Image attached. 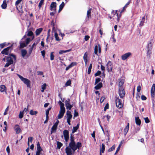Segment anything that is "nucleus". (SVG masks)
<instances>
[{"label": "nucleus", "mask_w": 155, "mask_h": 155, "mask_svg": "<svg viewBox=\"0 0 155 155\" xmlns=\"http://www.w3.org/2000/svg\"><path fill=\"white\" fill-rule=\"evenodd\" d=\"M46 85H47L45 83L44 84L41 85L42 89L41 90V91L42 92H44V91L46 89Z\"/></svg>", "instance_id": "473e14b6"}, {"label": "nucleus", "mask_w": 155, "mask_h": 155, "mask_svg": "<svg viewBox=\"0 0 155 155\" xmlns=\"http://www.w3.org/2000/svg\"><path fill=\"white\" fill-rule=\"evenodd\" d=\"M109 108V105L108 104H107L104 108V110L105 111L106 110L108 109Z\"/></svg>", "instance_id": "6e6d98bb"}, {"label": "nucleus", "mask_w": 155, "mask_h": 155, "mask_svg": "<svg viewBox=\"0 0 155 155\" xmlns=\"http://www.w3.org/2000/svg\"><path fill=\"white\" fill-rule=\"evenodd\" d=\"M66 115H67V119H71L72 117L71 112L69 110L67 111Z\"/></svg>", "instance_id": "f3484780"}, {"label": "nucleus", "mask_w": 155, "mask_h": 155, "mask_svg": "<svg viewBox=\"0 0 155 155\" xmlns=\"http://www.w3.org/2000/svg\"><path fill=\"white\" fill-rule=\"evenodd\" d=\"M101 74V71H98L95 74V76H97Z\"/></svg>", "instance_id": "864d4df0"}, {"label": "nucleus", "mask_w": 155, "mask_h": 155, "mask_svg": "<svg viewBox=\"0 0 155 155\" xmlns=\"http://www.w3.org/2000/svg\"><path fill=\"white\" fill-rule=\"evenodd\" d=\"M44 0H41L40 2L39 3L38 7L39 9H40L42 5L43 4L44 2Z\"/></svg>", "instance_id": "37998d69"}, {"label": "nucleus", "mask_w": 155, "mask_h": 155, "mask_svg": "<svg viewBox=\"0 0 155 155\" xmlns=\"http://www.w3.org/2000/svg\"><path fill=\"white\" fill-rule=\"evenodd\" d=\"M63 134L66 143H68L69 139V132L66 130H64L63 131Z\"/></svg>", "instance_id": "423d86ee"}, {"label": "nucleus", "mask_w": 155, "mask_h": 155, "mask_svg": "<svg viewBox=\"0 0 155 155\" xmlns=\"http://www.w3.org/2000/svg\"><path fill=\"white\" fill-rule=\"evenodd\" d=\"M31 40L29 38H28L26 39L25 40V44L27 45L30 42Z\"/></svg>", "instance_id": "de8ad7c7"}, {"label": "nucleus", "mask_w": 155, "mask_h": 155, "mask_svg": "<svg viewBox=\"0 0 155 155\" xmlns=\"http://www.w3.org/2000/svg\"><path fill=\"white\" fill-rule=\"evenodd\" d=\"M92 9L91 8H89L87 11V17L89 18L91 17V12Z\"/></svg>", "instance_id": "c756f323"}, {"label": "nucleus", "mask_w": 155, "mask_h": 155, "mask_svg": "<svg viewBox=\"0 0 155 155\" xmlns=\"http://www.w3.org/2000/svg\"><path fill=\"white\" fill-rule=\"evenodd\" d=\"M27 45L24 42H21L20 43V46L21 48H23L27 46Z\"/></svg>", "instance_id": "c03bdc74"}, {"label": "nucleus", "mask_w": 155, "mask_h": 155, "mask_svg": "<svg viewBox=\"0 0 155 155\" xmlns=\"http://www.w3.org/2000/svg\"><path fill=\"white\" fill-rule=\"evenodd\" d=\"M152 47V40H151L148 43L147 46V50H151Z\"/></svg>", "instance_id": "4468645a"}, {"label": "nucleus", "mask_w": 155, "mask_h": 155, "mask_svg": "<svg viewBox=\"0 0 155 155\" xmlns=\"http://www.w3.org/2000/svg\"><path fill=\"white\" fill-rule=\"evenodd\" d=\"M64 2H62L61 4L59 6V8L58 10V12H59L63 8L64 6Z\"/></svg>", "instance_id": "cd10ccee"}, {"label": "nucleus", "mask_w": 155, "mask_h": 155, "mask_svg": "<svg viewBox=\"0 0 155 155\" xmlns=\"http://www.w3.org/2000/svg\"><path fill=\"white\" fill-rule=\"evenodd\" d=\"M92 68V64H91L89 66L87 71L88 74H90L91 71V69Z\"/></svg>", "instance_id": "e433bc0d"}, {"label": "nucleus", "mask_w": 155, "mask_h": 155, "mask_svg": "<svg viewBox=\"0 0 155 155\" xmlns=\"http://www.w3.org/2000/svg\"><path fill=\"white\" fill-rule=\"evenodd\" d=\"M56 3L54 2H52L51 4L50 5V10L51 11L54 10V11L55 12L56 10Z\"/></svg>", "instance_id": "f8f14e48"}, {"label": "nucleus", "mask_w": 155, "mask_h": 155, "mask_svg": "<svg viewBox=\"0 0 155 155\" xmlns=\"http://www.w3.org/2000/svg\"><path fill=\"white\" fill-rule=\"evenodd\" d=\"M98 52H99V53H100L101 52V46L99 44H98Z\"/></svg>", "instance_id": "338daca9"}, {"label": "nucleus", "mask_w": 155, "mask_h": 155, "mask_svg": "<svg viewBox=\"0 0 155 155\" xmlns=\"http://www.w3.org/2000/svg\"><path fill=\"white\" fill-rule=\"evenodd\" d=\"M37 151H42V149L41 147L39 142H38L37 143Z\"/></svg>", "instance_id": "7c9ffc66"}, {"label": "nucleus", "mask_w": 155, "mask_h": 155, "mask_svg": "<svg viewBox=\"0 0 155 155\" xmlns=\"http://www.w3.org/2000/svg\"><path fill=\"white\" fill-rule=\"evenodd\" d=\"M17 75L21 80L27 85V87H30L31 81L23 77L19 74H17Z\"/></svg>", "instance_id": "20e7f679"}, {"label": "nucleus", "mask_w": 155, "mask_h": 155, "mask_svg": "<svg viewBox=\"0 0 155 155\" xmlns=\"http://www.w3.org/2000/svg\"><path fill=\"white\" fill-rule=\"evenodd\" d=\"M87 55H88L87 53V52H86L85 53V54L84 55V56H83L84 60H87Z\"/></svg>", "instance_id": "49530a36"}, {"label": "nucleus", "mask_w": 155, "mask_h": 155, "mask_svg": "<svg viewBox=\"0 0 155 155\" xmlns=\"http://www.w3.org/2000/svg\"><path fill=\"white\" fill-rule=\"evenodd\" d=\"M51 25L53 26L52 29V31L53 32V31L55 30H56V29L55 28V27H54V22L53 21H52L51 22Z\"/></svg>", "instance_id": "a18cd8bd"}, {"label": "nucleus", "mask_w": 155, "mask_h": 155, "mask_svg": "<svg viewBox=\"0 0 155 155\" xmlns=\"http://www.w3.org/2000/svg\"><path fill=\"white\" fill-rule=\"evenodd\" d=\"M38 113V112L36 111H34L32 110H31L30 111V114L32 115H36Z\"/></svg>", "instance_id": "72a5a7b5"}, {"label": "nucleus", "mask_w": 155, "mask_h": 155, "mask_svg": "<svg viewBox=\"0 0 155 155\" xmlns=\"http://www.w3.org/2000/svg\"><path fill=\"white\" fill-rule=\"evenodd\" d=\"M141 99L142 100H145L146 99L147 97L144 95H142L141 96Z\"/></svg>", "instance_id": "4d7b16f0"}, {"label": "nucleus", "mask_w": 155, "mask_h": 155, "mask_svg": "<svg viewBox=\"0 0 155 155\" xmlns=\"http://www.w3.org/2000/svg\"><path fill=\"white\" fill-rule=\"evenodd\" d=\"M151 50H147V57L149 58H150V55L151 54Z\"/></svg>", "instance_id": "58836bf2"}, {"label": "nucleus", "mask_w": 155, "mask_h": 155, "mask_svg": "<svg viewBox=\"0 0 155 155\" xmlns=\"http://www.w3.org/2000/svg\"><path fill=\"white\" fill-rule=\"evenodd\" d=\"M101 81V78H96L95 79V84H97Z\"/></svg>", "instance_id": "09e8293b"}, {"label": "nucleus", "mask_w": 155, "mask_h": 155, "mask_svg": "<svg viewBox=\"0 0 155 155\" xmlns=\"http://www.w3.org/2000/svg\"><path fill=\"white\" fill-rule=\"evenodd\" d=\"M135 120L136 124L140 126L141 124V120L139 119V117H135Z\"/></svg>", "instance_id": "6ab92c4d"}, {"label": "nucleus", "mask_w": 155, "mask_h": 155, "mask_svg": "<svg viewBox=\"0 0 155 155\" xmlns=\"http://www.w3.org/2000/svg\"><path fill=\"white\" fill-rule=\"evenodd\" d=\"M33 35V33L31 31H29L27 34V35L28 36H31Z\"/></svg>", "instance_id": "8fccbe9b"}, {"label": "nucleus", "mask_w": 155, "mask_h": 155, "mask_svg": "<svg viewBox=\"0 0 155 155\" xmlns=\"http://www.w3.org/2000/svg\"><path fill=\"white\" fill-rule=\"evenodd\" d=\"M131 55L132 53L131 52H129L122 55L121 56V58L124 61L131 56Z\"/></svg>", "instance_id": "6e6552de"}, {"label": "nucleus", "mask_w": 155, "mask_h": 155, "mask_svg": "<svg viewBox=\"0 0 155 155\" xmlns=\"http://www.w3.org/2000/svg\"><path fill=\"white\" fill-rule=\"evenodd\" d=\"M105 150V145L103 143L102 144L101 147V148L100 150V155H101V153H103Z\"/></svg>", "instance_id": "b1692460"}, {"label": "nucleus", "mask_w": 155, "mask_h": 155, "mask_svg": "<svg viewBox=\"0 0 155 155\" xmlns=\"http://www.w3.org/2000/svg\"><path fill=\"white\" fill-rule=\"evenodd\" d=\"M105 117L106 118L107 121L108 122H109V119L110 118V116H109L108 115H106L104 116H103V117L102 118V119H104Z\"/></svg>", "instance_id": "ea45409f"}, {"label": "nucleus", "mask_w": 155, "mask_h": 155, "mask_svg": "<svg viewBox=\"0 0 155 155\" xmlns=\"http://www.w3.org/2000/svg\"><path fill=\"white\" fill-rule=\"evenodd\" d=\"M2 7L3 9H5L7 7V4L6 1L5 0H4L3 1V3L2 5Z\"/></svg>", "instance_id": "2f4dec72"}, {"label": "nucleus", "mask_w": 155, "mask_h": 155, "mask_svg": "<svg viewBox=\"0 0 155 155\" xmlns=\"http://www.w3.org/2000/svg\"><path fill=\"white\" fill-rule=\"evenodd\" d=\"M41 53L42 55V56L44 58L45 57V51L44 50L42 51H41Z\"/></svg>", "instance_id": "0e129e2a"}, {"label": "nucleus", "mask_w": 155, "mask_h": 155, "mask_svg": "<svg viewBox=\"0 0 155 155\" xmlns=\"http://www.w3.org/2000/svg\"><path fill=\"white\" fill-rule=\"evenodd\" d=\"M54 53L53 52H52L50 54V59L51 61L54 60V56L53 54Z\"/></svg>", "instance_id": "a19ab883"}, {"label": "nucleus", "mask_w": 155, "mask_h": 155, "mask_svg": "<svg viewBox=\"0 0 155 155\" xmlns=\"http://www.w3.org/2000/svg\"><path fill=\"white\" fill-rule=\"evenodd\" d=\"M141 90V87L140 85L137 86V91L138 92H139Z\"/></svg>", "instance_id": "052dcab7"}, {"label": "nucleus", "mask_w": 155, "mask_h": 155, "mask_svg": "<svg viewBox=\"0 0 155 155\" xmlns=\"http://www.w3.org/2000/svg\"><path fill=\"white\" fill-rule=\"evenodd\" d=\"M57 127L58 126L54 124L51 128V133L54 132L56 131L57 128Z\"/></svg>", "instance_id": "5701e85b"}, {"label": "nucleus", "mask_w": 155, "mask_h": 155, "mask_svg": "<svg viewBox=\"0 0 155 155\" xmlns=\"http://www.w3.org/2000/svg\"><path fill=\"white\" fill-rule=\"evenodd\" d=\"M71 49H70L67 50H65V51L60 50L59 51V54H62L65 53L70 52V51H71Z\"/></svg>", "instance_id": "bb28decb"}, {"label": "nucleus", "mask_w": 155, "mask_h": 155, "mask_svg": "<svg viewBox=\"0 0 155 155\" xmlns=\"http://www.w3.org/2000/svg\"><path fill=\"white\" fill-rule=\"evenodd\" d=\"M102 86V83H99L97 85H96L94 88L96 90L100 89Z\"/></svg>", "instance_id": "4be33fe9"}, {"label": "nucleus", "mask_w": 155, "mask_h": 155, "mask_svg": "<svg viewBox=\"0 0 155 155\" xmlns=\"http://www.w3.org/2000/svg\"><path fill=\"white\" fill-rule=\"evenodd\" d=\"M54 32V37L56 40L57 41H59L60 39L58 37V35L57 33L56 32V30L54 31L53 32Z\"/></svg>", "instance_id": "a878e982"}, {"label": "nucleus", "mask_w": 155, "mask_h": 155, "mask_svg": "<svg viewBox=\"0 0 155 155\" xmlns=\"http://www.w3.org/2000/svg\"><path fill=\"white\" fill-rule=\"evenodd\" d=\"M58 103L60 106V110L58 115V118L60 119L63 117L65 112V109L64 107V104L61 101H59Z\"/></svg>", "instance_id": "7ed1b4c3"}, {"label": "nucleus", "mask_w": 155, "mask_h": 155, "mask_svg": "<svg viewBox=\"0 0 155 155\" xmlns=\"http://www.w3.org/2000/svg\"><path fill=\"white\" fill-rule=\"evenodd\" d=\"M24 112L23 111H20L18 115V117L19 118L21 119L23 117Z\"/></svg>", "instance_id": "4c0bfd02"}, {"label": "nucleus", "mask_w": 155, "mask_h": 155, "mask_svg": "<svg viewBox=\"0 0 155 155\" xmlns=\"http://www.w3.org/2000/svg\"><path fill=\"white\" fill-rule=\"evenodd\" d=\"M144 119L145 120V122L146 123H149L150 122V120L148 117H144Z\"/></svg>", "instance_id": "3c124183"}, {"label": "nucleus", "mask_w": 155, "mask_h": 155, "mask_svg": "<svg viewBox=\"0 0 155 155\" xmlns=\"http://www.w3.org/2000/svg\"><path fill=\"white\" fill-rule=\"evenodd\" d=\"M129 124L128 123L127 125L126 126L124 130V134L125 135H126L127 134V133L129 129Z\"/></svg>", "instance_id": "a211bd4d"}, {"label": "nucleus", "mask_w": 155, "mask_h": 155, "mask_svg": "<svg viewBox=\"0 0 155 155\" xmlns=\"http://www.w3.org/2000/svg\"><path fill=\"white\" fill-rule=\"evenodd\" d=\"M27 53V51L25 49H23L21 51V56L23 57L24 58L25 55Z\"/></svg>", "instance_id": "393cba45"}, {"label": "nucleus", "mask_w": 155, "mask_h": 155, "mask_svg": "<svg viewBox=\"0 0 155 155\" xmlns=\"http://www.w3.org/2000/svg\"><path fill=\"white\" fill-rule=\"evenodd\" d=\"M71 84V81L70 80H68L66 83V85L69 86Z\"/></svg>", "instance_id": "13d9d810"}, {"label": "nucleus", "mask_w": 155, "mask_h": 155, "mask_svg": "<svg viewBox=\"0 0 155 155\" xmlns=\"http://www.w3.org/2000/svg\"><path fill=\"white\" fill-rule=\"evenodd\" d=\"M9 57H6V58L7 63L5 65V68L8 67L10 64L13 63V60L15 61L16 60V57L15 55L11 54H9Z\"/></svg>", "instance_id": "f03ea898"}, {"label": "nucleus", "mask_w": 155, "mask_h": 155, "mask_svg": "<svg viewBox=\"0 0 155 155\" xmlns=\"http://www.w3.org/2000/svg\"><path fill=\"white\" fill-rule=\"evenodd\" d=\"M107 70L108 72H110L112 71L113 67H112V63L110 61H108L107 64Z\"/></svg>", "instance_id": "9d476101"}, {"label": "nucleus", "mask_w": 155, "mask_h": 155, "mask_svg": "<svg viewBox=\"0 0 155 155\" xmlns=\"http://www.w3.org/2000/svg\"><path fill=\"white\" fill-rule=\"evenodd\" d=\"M115 103L117 107L118 108H121L123 107L122 101L118 97H116L115 100Z\"/></svg>", "instance_id": "39448f33"}, {"label": "nucleus", "mask_w": 155, "mask_h": 155, "mask_svg": "<svg viewBox=\"0 0 155 155\" xmlns=\"http://www.w3.org/2000/svg\"><path fill=\"white\" fill-rule=\"evenodd\" d=\"M78 128H79V124H78L76 126H75V127H73V129L72 131V133L73 134L74 133H75L77 130L78 129Z\"/></svg>", "instance_id": "c85d7f7f"}, {"label": "nucleus", "mask_w": 155, "mask_h": 155, "mask_svg": "<svg viewBox=\"0 0 155 155\" xmlns=\"http://www.w3.org/2000/svg\"><path fill=\"white\" fill-rule=\"evenodd\" d=\"M144 21L141 20L140 22V24H139V25L140 26H143V25Z\"/></svg>", "instance_id": "680f3d73"}, {"label": "nucleus", "mask_w": 155, "mask_h": 155, "mask_svg": "<svg viewBox=\"0 0 155 155\" xmlns=\"http://www.w3.org/2000/svg\"><path fill=\"white\" fill-rule=\"evenodd\" d=\"M33 140V137H29L28 138V141H30L31 143H32Z\"/></svg>", "instance_id": "bf43d9fd"}, {"label": "nucleus", "mask_w": 155, "mask_h": 155, "mask_svg": "<svg viewBox=\"0 0 155 155\" xmlns=\"http://www.w3.org/2000/svg\"><path fill=\"white\" fill-rule=\"evenodd\" d=\"M57 148L58 149H60V148L63 146L62 143L59 141L57 142Z\"/></svg>", "instance_id": "f704fd0d"}, {"label": "nucleus", "mask_w": 155, "mask_h": 155, "mask_svg": "<svg viewBox=\"0 0 155 155\" xmlns=\"http://www.w3.org/2000/svg\"><path fill=\"white\" fill-rule=\"evenodd\" d=\"M33 49V47H31V48L29 49V51H28V53H29V55H30L31 54Z\"/></svg>", "instance_id": "603ef678"}, {"label": "nucleus", "mask_w": 155, "mask_h": 155, "mask_svg": "<svg viewBox=\"0 0 155 155\" xmlns=\"http://www.w3.org/2000/svg\"><path fill=\"white\" fill-rule=\"evenodd\" d=\"M76 63L75 62H72L69 65L71 67V68L73 66L76 65Z\"/></svg>", "instance_id": "5fc2aeb1"}, {"label": "nucleus", "mask_w": 155, "mask_h": 155, "mask_svg": "<svg viewBox=\"0 0 155 155\" xmlns=\"http://www.w3.org/2000/svg\"><path fill=\"white\" fill-rule=\"evenodd\" d=\"M0 91L2 92H5L6 94H7L6 87L5 85H2L0 86Z\"/></svg>", "instance_id": "2eb2a0df"}, {"label": "nucleus", "mask_w": 155, "mask_h": 155, "mask_svg": "<svg viewBox=\"0 0 155 155\" xmlns=\"http://www.w3.org/2000/svg\"><path fill=\"white\" fill-rule=\"evenodd\" d=\"M98 46L97 45H96L94 47V54L97 55V52H98Z\"/></svg>", "instance_id": "c9c22d12"}, {"label": "nucleus", "mask_w": 155, "mask_h": 155, "mask_svg": "<svg viewBox=\"0 0 155 155\" xmlns=\"http://www.w3.org/2000/svg\"><path fill=\"white\" fill-rule=\"evenodd\" d=\"M115 148V146L114 145H113L112 147L110 148L108 150V152H110L114 150Z\"/></svg>", "instance_id": "79ce46f5"}, {"label": "nucleus", "mask_w": 155, "mask_h": 155, "mask_svg": "<svg viewBox=\"0 0 155 155\" xmlns=\"http://www.w3.org/2000/svg\"><path fill=\"white\" fill-rule=\"evenodd\" d=\"M125 94L124 89L123 87L119 88V94L120 98H123L124 97Z\"/></svg>", "instance_id": "0eeeda50"}, {"label": "nucleus", "mask_w": 155, "mask_h": 155, "mask_svg": "<svg viewBox=\"0 0 155 155\" xmlns=\"http://www.w3.org/2000/svg\"><path fill=\"white\" fill-rule=\"evenodd\" d=\"M14 129L17 134H18L20 133L21 129L18 125H16L14 127Z\"/></svg>", "instance_id": "ddd939ff"}, {"label": "nucleus", "mask_w": 155, "mask_h": 155, "mask_svg": "<svg viewBox=\"0 0 155 155\" xmlns=\"http://www.w3.org/2000/svg\"><path fill=\"white\" fill-rule=\"evenodd\" d=\"M43 30V29L41 28H38L36 29L35 31V34L36 35L38 36L39 35Z\"/></svg>", "instance_id": "aec40b11"}, {"label": "nucleus", "mask_w": 155, "mask_h": 155, "mask_svg": "<svg viewBox=\"0 0 155 155\" xmlns=\"http://www.w3.org/2000/svg\"><path fill=\"white\" fill-rule=\"evenodd\" d=\"M70 100L69 98H68L65 101V105L66 109L69 110H70L72 107V105L70 104Z\"/></svg>", "instance_id": "1a4fd4ad"}, {"label": "nucleus", "mask_w": 155, "mask_h": 155, "mask_svg": "<svg viewBox=\"0 0 155 155\" xmlns=\"http://www.w3.org/2000/svg\"><path fill=\"white\" fill-rule=\"evenodd\" d=\"M10 48V47H8L3 49L1 52L2 54L8 55V51Z\"/></svg>", "instance_id": "dca6fc26"}, {"label": "nucleus", "mask_w": 155, "mask_h": 155, "mask_svg": "<svg viewBox=\"0 0 155 155\" xmlns=\"http://www.w3.org/2000/svg\"><path fill=\"white\" fill-rule=\"evenodd\" d=\"M90 38V37L88 35H86L85 36L84 39L85 41H87L89 38Z\"/></svg>", "instance_id": "69168bd1"}, {"label": "nucleus", "mask_w": 155, "mask_h": 155, "mask_svg": "<svg viewBox=\"0 0 155 155\" xmlns=\"http://www.w3.org/2000/svg\"><path fill=\"white\" fill-rule=\"evenodd\" d=\"M105 99V97H102L100 99V101L101 103H102L104 101Z\"/></svg>", "instance_id": "e2e57ef3"}, {"label": "nucleus", "mask_w": 155, "mask_h": 155, "mask_svg": "<svg viewBox=\"0 0 155 155\" xmlns=\"http://www.w3.org/2000/svg\"><path fill=\"white\" fill-rule=\"evenodd\" d=\"M69 145L67 146L65 149V153L67 155H73L75 150L79 149L82 146V144L79 142L75 143L74 138V135L71 134Z\"/></svg>", "instance_id": "f257e3e1"}, {"label": "nucleus", "mask_w": 155, "mask_h": 155, "mask_svg": "<svg viewBox=\"0 0 155 155\" xmlns=\"http://www.w3.org/2000/svg\"><path fill=\"white\" fill-rule=\"evenodd\" d=\"M51 107L49 108L46 111V114H49V111L51 110Z\"/></svg>", "instance_id": "774afa93"}, {"label": "nucleus", "mask_w": 155, "mask_h": 155, "mask_svg": "<svg viewBox=\"0 0 155 155\" xmlns=\"http://www.w3.org/2000/svg\"><path fill=\"white\" fill-rule=\"evenodd\" d=\"M124 80L123 79H122L120 80L119 83V88L120 87H123V85L124 83Z\"/></svg>", "instance_id": "412c9836"}, {"label": "nucleus", "mask_w": 155, "mask_h": 155, "mask_svg": "<svg viewBox=\"0 0 155 155\" xmlns=\"http://www.w3.org/2000/svg\"><path fill=\"white\" fill-rule=\"evenodd\" d=\"M155 84H153L152 85L151 89V94L152 97H154L155 96Z\"/></svg>", "instance_id": "9b49d317"}]
</instances>
